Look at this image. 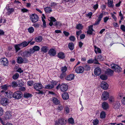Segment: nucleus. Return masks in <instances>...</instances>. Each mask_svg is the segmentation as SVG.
Returning <instances> with one entry per match:
<instances>
[{
    "label": "nucleus",
    "mask_w": 125,
    "mask_h": 125,
    "mask_svg": "<svg viewBox=\"0 0 125 125\" xmlns=\"http://www.w3.org/2000/svg\"><path fill=\"white\" fill-rule=\"evenodd\" d=\"M111 68L114 69L115 72H120L122 70L121 68L118 65L114 64H111Z\"/></svg>",
    "instance_id": "1"
},
{
    "label": "nucleus",
    "mask_w": 125,
    "mask_h": 125,
    "mask_svg": "<svg viewBox=\"0 0 125 125\" xmlns=\"http://www.w3.org/2000/svg\"><path fill=\"white\" fill-rule=\"evenodd\" d=\"M30 19L33 22L35 23L38 20V17L36 14H32L30 16Z\"/></svg>",
    "instance_id": "2"
},
{
    "label": "nucleus",
    "mask_w": 125,
    "mask_h": 125,
    "mask_svg": "<svg viewBox=\"0 0 125 125\" xmlns=\"http://www.w3.org/2000/svg\"><path fill=\"white\" fill-rule=\"evenodd\" d=\"M34 88L37 91L42 89V85L40 83H36L33 84Z\"/></svg>",
    "instance_id": "3"
},
{
    "label": "nucleus",
    "mask_w": 125,
    "mask_h": 125,
    "mask_svg": "<svg viewBox=\"0 0 125 125\" xmlns=\"http://www.w3.org/2000/svg\"><path fill=\"white\" fill-rule=\"evenodd\" d=\"M13 94V97L17 99L21 98L22 96V93L20 91H16L14 92Z\"/></svg>",
    "instance_id": "4"
},
{
    "label": "nucleus",
    "mask_w": 125,
    "mask_h": 125,
    "mask_svg": "<svg viewBox=\"0 0 125 125\" xmlns=\"http://www.w3.org/2000/svg\"><path fill=\"white\" fill-rule=\"evenodd\" d=\"M103 13H101L99 16H97L98 17L96 21L95 22V23L94 24V25H98L102 20L103 17Z\"/></svg>",
    "instance_id": "5"
},
{
    "label": "nucleus",
    "mask_w": 125,
    "mask_h": 125,
    "mask_svg": "<svg viewBox=\"0 0 125 125\" xmlns=\"http://www.w3.org/2000/svg\"><path fill=\"white\" fill-rule=\"evenodd\" d=\"M109 97V93L106 91H104L103 92L101 98L102 99L104 100H105L107 99Z\"/></svg>",
    "instance_id": "6"
},
{
    "label": "nucleus",
    "mask_w": 125,
    "mask_h": 125,
    "mask_svg": "<svg viewBox=\"0 0 125 125\" xmlns=\"http://www.w3.org/2000/svg\"><path fill=\"white\" fill-rule=\"evenodd\" d=\"M0 103L3 105L5 106L9 103V100L6 98H3L0 101Z\"/></svg>",
    "instance_id": "7"
},
{
    "label": "nucleus",
    "mask_w": 125,
    "mask_h": 125,
    "mask_svg": "<svg viewBox=\"0 0 125 125\" xmlns=\"http://www.w3.org/2000/svg\"><path fill=\"white\" fill-rule=\"evenodd\" d=\"M84 69V67L80 66L76 67L75 69V71L77 73H82L83 72Z\"/></svg>",
    "instance_id": "8"
},
{
    "label": "nucleus",
    "mask_w": 125,
    "mask_h": 125,
    "mask_svg": "<svg viewBox=\"0 0 125 125\" xmlns=\"http://www.w3.org/2000/svg\"><path fill=\"white\" fill-rule=\"evenodd\" d=\"M12 116V114L10 111H7L4 117L6 120L9 119L11 118Z\"/></svg>",
    "instance_id": "9"
},
{
    "label": "nucleus",
    "mask_w": 125,
    "mask_h": 125,
    "mask_svg": "<svg viewBox=\"0 0 125 125\" xmlns=\"http://www.w3.org/2000/svg\"><path fill=\"white\" fill-rule=\"evenodd\" d=\"M60 88L61 91H65L68 89V85L66 84H62L60 86Z\"/></svg>",
    "instance_id": "10"
},
{
    "label": "nucleus",
    "mask_w": 125,
    "mask_h": 125,
    "mask_svg": "<svg viewBox=\"0 0 125 125\" xmlns=\"http://www.w3.org/2000/svg\"><path fill=\"white\" fill-rule=\"evenodd\" d=\"M101 87L104 90H106L108 89V85L105 82H102L101 85Z\"/></svg>",
    "instance_id": "11"
},
{
    "label": "nucleus",
    "mask_w": 125,
    "mask_h": 125,
    "mask_svg": "<svg viewBox=\"0 0 125 125\" xmlns=\"http://www.w3.org/2000/svg\"><path fill=\"white\" fill-rule=\"evenodd\" d=\"M4 94L5 96H7L8 98H10L12 97H13V94L10 91H8L5 92Z\"/></svg>",
    "instance_id": "12"
},
{
    "label": "nucleus",
    "mask_w": 125,
    "mask_h": 125,
    "mask_svg": "<svg viewBox=\"0 0 125 125\" xmlns=\"http://www.w3.org/2000/svg\"><path fill=\"white\" fill-rule=\"evenodd\" d=\"M2 63L5 66H7L8 64V61L7 59L5 58H3L0 60Z\"/></svg>",
    "instance_id": "13"
},
{
    "label": "nucleus",
    "mask_w": 125,
    "mask_h": 125,
    "mask_svg": "<svg viewBox=\"0 0 125 125\" xmlns=\"http://www.w3.org/2000/svg\"><path fill=\"white\" fill-rule=\"evenodd\" d=\"M21 55V56L24 58L28 57L31 55L28 51H25L24 52L22 53Z\"/></svg>",
    "instance_id": "14"
},
{
    "label": "nucleus",
    "mask_w": 125,
    "mask_h": 125,
    "mask_svg": "<svg viewBox=\"0 0 125 125\" xmlns=\"http://www.w3.org/2000/svg\"><path fill=\"white\" fill-rule=\"evenodd\" d=\"M55 82H53L51 84H48L46 85L45 86V89H50L53 88L54 86L56 84V83H55Z\"/></svg>",
    "instance_id": "15"
},
{
    "label": "nucleus",
    "mask_w": 125,
    "mask_h": 125,
    "mask_svg": "<svg viewBox=\"0 0 125 125\" xmlns=\"http://www.w3.org/2000/svg\"><path fill=\"white\" fill-rule=\"evenodd\" d=\"M48 47L46 46H42L41 49V52L44 53H46L48 50Z\"/></svg>",
    "instance_id": "16"
},
{
    "label": "nucleus",
    "mask_w": 125,
    "mask_h": 125,
    "mask_svg": "<svg viewBox=\"0 0 125 125\" xmlns=\"http://www.w3.org/2000/svg\"><path fill=\"white\" fill-rule=\"evenodd\" d=\"M120 106L119 102L116 101L113 105V108L115 109H117L119 108Z\"/></svg>",
    "instance_id": "17"
},
{
    "label": "nucleus",
    "mask_w": 125,
    "mask_h": 125,
    "mask_svg": "<svg viewBox=\"0 0 125 125\" xmlns=\"http://www.w3.org/2000/svg\"><path fill=\"white\" fill-rule=\"evenodd\" d=\"M48 52L49 55L52 56H55L56 54V51L53 49H50L49 50Z\"/></svg>",
    "instance_id": "18"
},
{
    "label": "nucleus",
    "mask_w": 125,
    "mask_h": 125,
    "mask_svg": "<svg viewBox=\"0 0 125 125\" xmlns=\"http://www.w3.org/2000/svg\"><path fill=\"white\" fill-rule=\"evenodd\" d=\"M94 73L96 75H99L101 73V70L99 68H97L94 70Z\"/></svg>",
    "instance_id": "19"
},
{
    "label": "nucleus",
    "mask_w": 125,
    "mask_h": 125,
    "mask_svg": "<svg viewBox=\"0 0 125 125\" xmlns=\"http://www.w3.org/2000/svg\"><path fill=\"white\" fill-rule=\"evenodd\" d=\"M88 30L87 31V33L88 34H91L92 33L93 31L94 30L93 28V25H90L88 27Z\"/></svg>",
    "instance_id": "20"
},
{
    "label": "nucleus",
    "mask_w": 125,
    "mask_h": 125,
    "mask_svg": "<svg viewBox=\"0 0 125 125\" xmlns=\"http://www.w3.org/2000/svg\"><path fill=\"white\" fill-rule=\"evenodd\" d=\"M102 107L104 109L107 110L109 108L108 104L105 102H104L102 103Z\"/></svg>",
    "instance_id": "21"
},
{
    "label": "nucleus",
    "mask_w": 125,
    "mask_h": 125,
    "mask_svg": "<svg viewBox=\"0 0 125 125\" xmlns=\"http://www.w3.org/2000/svg\"><path fill=\"white\" fill-rule=\"evenodd\" d=\"M50 22L49 23V25L51 26L53 25L54 24L53 23V22H55L56 21V20L55 18L53 17H51L50 18Z\"/></svg>",
    "instance_id": "22"
},
{
    "label": "nucleus",
    "mask_w": 125,
    "mask_h": 125,
    "mask_svg": "<svg viewBox=\"0 0 125 125\" xmlns=\"http://www.w3.org/2000/svg\"><path fill=\"white\" fill-rule=\"evenodd\" d=\"M113 71L110 69H107L106 71V73L108 75L111 76L113 74Z\"/></svg>",
    "instance_id": "23"
},
{
    "label": "nucleus",
    "mask_w": 125,
    "mask_h": 125,
    "mask_svg": "<svg viewBox=\"0 0 125 125\" xmlns=\"http://www.w3.org/2000/svg\"><path fill=\"white\" fill-rule=\"evenodd\" d=\"M62 97L63 99L64 100L68 99L69 98L68 94L67 93H63L62 95Z\"/></svg>",
    "instance_id": "24"
},
{
    "label": "nucleus",
    "mask_w": 125,
    "mask_h": 125,
    "mask_svg": "<svg viewBox=\"0 0 125 125\" xmlns=\"http://www.w3.org/2000/svg\"><path fill=\"white\" fill-rule=\"evenodd\" d=\"M58 56L59 58L61 59H63L65 57L64 53L62 52H60L58 53Z\"/></svg>",
    "instance_id": "25"
},
{
    "label": "nucleus",
    "mask_w": 125,
    "mask_h": 125,
    "mask_svg": "<svg viewBox=\"0 0 125 125\" xmlns=\"http://www.w3.org/2000/svg\"><path fill=\"white\" fill-rule=\"evenodd\" d=\"M94 47L95 49V52L96 54H97L98 52L99 53H101V50L99 48L95 46H94Z\"/></svg>",
    "instance_id": "26"
},
{
    "label": "nucleus",
    "mask_w": 125,
    "mask_h": 125,
    "mask_svg": "<svg viewBox=\"0 0 125 125\" xmlns=\"http://www.w3.org/2000/svg\"><path fill=\"white\" fill-rule=\"evenodd\" d=\"M30 42H28V43L26 42H24L20 43V45H21V46L24 47L27 46Z\"/></svg>",
    "instance_id": "27"
},
{
    "label": "nucleus",
    "mask_w": 125,
    "mask_h": 125,
    "mask_svg": "<svg viewBox=\"0 0 125 125\" xmlns=\"http://www.w3.org/2000/svg\"><path fill=\"white\" fill-rule=\"evenodd\" d=\"M52 101L53 103L56 104H59L60 103V102L59 100L57 98L55 97H53L52 98Z\"/></svg>",
    "instance_id": "28"
},
{
    "label": "nucleus",
    "mask_w": 125,
    "mask_h": 125,
    "mask_svg": "<svg viewBox=\"0 0 125 125\" xmlns=\"http://www.w3.org/2000/svg\"><path fill=\"white\" fill-rule=\"evenodd\" d=\"M35 41L37 42H41L42 40V37L41 36L36 37L35 39Z\"/></svg>",
    "instance_id": "29"
},
{
    "label": "nucleus",
    "mask_w": 125,
    "mask_h": 125,
    "mask_svg": "<svg viewBox=\"0 0 125 125\" xmlns=\"http://www.w3.org/2000/svg\"><path fill=\"white\" fill-rule=\"evenodd\" d=\"M44 10L45 12L47 13H50L52 11L51 8L50 7H47Z\"/></svg>",
    "instance_id": "30"
},
{
    "label": "nucleus",
    "mask_w": 125,
    "mask_h": 125,
    "mask_svg": "<svg viewBox=\"0 0 125 125\" xmlns=\"http://www.w3.org/2000/svg\"><path fill=\"white\" fill-rule=\"evenodd\" d=\"M106 114L105 112L104 111H102L100 114V117L102 119L104 118L105 117Z\"/></svg>",
    "instance_id": "31"
},
{
    "label": "nucleus",
    "mask_w": 125,
    "mask_h": 125,
    "mask_svg": "<svg viewBox=\"0 0 125 125\" xmlns=\"http://www.w3.org/2000/svg\"><path fill=\"white\" fill-rule=\"evenodd\" d=\"M23 60L21 57H18L17 58V62L18 63H21L23 62Z\"/></svg>",
    "instance_id": "32"
},
{
    "label": "nucleus",
    "mask_w": 125,
    "mask_h": 125,
    "mask_svg": "<svg viewBox=\"0 0 125 125\" xmlns=\"http://www.w3.org/2000/svg\"><path fill=\"white\" fill-rule=\"evenodd\" d=\"M83 26L82 24L79 23L76 25V28L78 30H82L83 29Z\"/></svg>",
    "instance_id": "33"
},
{
    "label": "nucleus",
    "mask_w": 125,
    "mask_h": 125,
    "mask_svg": "<svg viewBox=\"0 0 125 125\" xmlns=\"http://www.w3.org/2000/svg\"><path fill=\"white\" fill-rule=\"evenodd\" d=\"M21 47L20 44L15 45V49L16 51V52L20 49V47Z\"/></svg>",
    "instance_id": "34"
},
{
    "label": "nucleus",
    "mask_w": 125,
    "mask_h": 125,
    "mask_svg": "<svg viewBox=\"0 0 125 125\" xmlns=\"http://www.w3.org/2000/svg\"><path fill=\"white\" fill-rule=\"evenodd\" d=\"M28 30L30 33H32L34 31V29L31 26L28 28Z\"/></svg>",
    "instance_id": "35"
},
{
    "label": "nucleus",
    "mask_w": 125,
    "mask_h": 125,
    "mask_svg": "<svg viewBox=\"0 0 125 125\" xmlns=\"http://www.w3.org/2000/svg\"><path fill=\"white\" fill-rule=\"evenodd\" d=\"M108 4L109 7H111L113 6V0H108Z\"/></svg>",
    "instance_id": "36"
},
{
    "label": "nucleus",
    "mask_w": 125,
    "mask_h": 125,
    "mask_svg": "<svg viewBox=\"0 0 125 125\" xmlns=\"http://www.w3.org/2000/svg\"><path fill=\"white\" fill-rule=\"evenodd\" d=\"M99 120L97 119H94L93 120V123L94 125H97L99 123Z\"/></svg>",
    "instance_id": "37"
},
{
    "label": "nucleus",
    "mask_w": 125,
    "mask_h": 125,
    "mask_svg": "<svg viewBox=\"0 0 125 125\" xmlns=\"http://www.w3.org/2000/svg\"><path fill=\"white\" fill-rule=\"evenodd\" d=\"M19 76V75L18 73H16L13 75L12 76L14 80L17 79Z\"/></svg>",
    "instance_id": "38"
},
{
    "label": "nucleus",
    "mask_w": 125,
    "mask_h": 125,
    "mask_svg": "<svg viewBox=\"0 0 125 125\" xmlns=\"http://www.w3.org/2000/svg\"><path fill=\"white\" fill-rule=\"evenodd\" d=\"M100 77L101 79L103 80H105L107 79V76L106 75H101Z\"/></svg>",
    "instance_id": "39"
},
{
    "label": "nucleus",
    "mask_w": 125,
    "mask_h": 125,
    "mask_svg": "<svg viewBox=\"0 0 125 125\" xmlns=\"http://www.w3.org/2000/svg\"><path fill=\"white\" fill-rule=\"evenodd\" d=\"M59 123L60 124H65L66 123V121L65 120L63 119H62L59 120L58 121Z\"/></svg>",
    "instance_id": "40"
},
{
    "label": "nucleus",
    "mask_w": 125,
    "mask_h": 125,
    "mask_svg": "<svg viewBox=\"0 0 125 125\" xmlns=\"http://www.w3.org/2000/svg\"><path fill=\"white\" fill-rule=\"evenodd\" d=\"M33 83L34 82L32 81H28L27 82V85L30 86L32 85Z\"/></svg>",
    "instance_id": "41"
},
{
    "label": "nucleus",
    "mask_w": 125,
    "mask_h": 125,
    "mask_svg": "<svg viewBox=\"0 0 125 125\" xmlns=\"http://www.w3.org/2000/svg\"><path fill=\"white\" fill-rule=\"evenodd\" d=\"M55 26L57 27L61 25V23L60 22L56 21L54 23Z\"/></svg>",
    "instance_id": "42"
},
{
    "label": "nucleus",
    "mask_w": 125,
    "mask_h": 125,
    "mask_svg": "<svg viewBox=\"0 0 125 125\" xmlns=\"http://www.w3.org/2000/svg\"><path fill=\"white\" fill-rule=\"evenodd\" d=\"M11 86L13 87H16L17 86V83L15 82H13L11 83Z\"/></svg>",
    "instance_id": "43"
},
{
    "label": "nucleus",
    "mask_w": 125,
    "mask_h": 125,
    "mask_svg": "<svg viewBox=\"0 0 125 125\" xmlns=\"http://www.w3.org/2000/svg\"><path fill=\"white\" fill-rule=\"evenodd\" d=\"M67 70V68L66 66H65L63 67H62L61 68V70L62 72L65 73Z\"/></svg>",
    "instance_id": "44"
},
{
    "label": "nucleus",
    "mask_w": 125,
    "mask_h": 125,
    "mask_svg": "<svg viewBox=\"0 0 125 125\" xmlns=\"http://www.w3.org/2000/svg\"><path fill=\"white\" fill-rule=\"evenodd\" d=\"M32 95L28 93H25L24 94V97L26 98L29 97L31 96Z\"/></svg>",
    "instance_id": "45"
},
{
    "label": "nucleus",
    "mask_w": 125,
    "mask_h": 125,
    "mask_svg": "<svg viewBox=\"0 0 125 125\" xmlns=\"http://www.w3.org/2000/svg\"><path fill=\"white\" fill-rule=\"evenodd\" d=\"M9 87V85L7 84L1 86L2 89L4 90H6Z\"/></svg>",
    "instance_id": "46"
},
{
    "label": "nucleus",
    "mask_w": 125,
    "mask_h": 125,
    "mask_svg": "<svg viewBox=\"0 0 125 125\" xmlns=\"http://www.w3.org/2000/svg\"><path fill=\"white\" fill-rule=\"evenodd\" d=\"M14 10V9L13 8H9L8 10V13L10 14L13 12Z\"/></svg>",
    "instance_id": "47"
},
{
    "label": "nucleus",
    "mask_w": 125,
    "mask_h": 125,
    "mask_svg": "<svg viewBox=\"0 0 125 125\" xmlns=\"http://www.w3.org/2000/svg\"><path fill=\"white\" fill-rule=\"evenodd\" d=\"M90 67L89 65H86L84 66V68L85 70H86V71H88L89 70Z\"/></svg>",
    "instance_id": "48"
},
{
    "label": "nucleus",
    "mask_w": 125,
    "mask_h": 125,
    "mask_svg": "<svg viewBox=\"0 0 125 125\" xmlns=\"http://www.w3.org/2000/svg\"><path fill=\"white\" fill-rule=\"evenodd\" d=\"M42 21L43 22V27L44 28H46V22L45 20L43 19L42 17Z\"/></svg>",
    "instance_id": "49"
},
{
    "label": "nucleus",
    "mask_w": 125,
    "mask_h": 125,
    "mask_svg": "<svg viewBox=\"0 0 125 125\" xmlns=\"http://www.w3.org/2000/svg\"><path fill=\"white\" fill-rule=\"evenodd\" d=\"M28 51L29 52H30V53L31 55V54H33L35 52V51L33 48L30 49V50Z\"/></svg>",
    "instance_id": "50"
},
{
    "label": "nucleus",
    "mask_w": 125,
    "mask_h": 125,
    "mask_svg": "<svg viewBox=\"0 0 125 125\" xmlns=\"http://www.w3.org/2000/svg\"><path fill=\"white\" fill-rule=\"evenodd\" d=\"M33 48L35 52L38 51L40 49V47L37 46H35Z\"/></svg>",
    "instance_id": "51"
},
{
    "label": "nucleus",
    "mask_w": 125,
    "mask_h": 125,
    "mask_svg": "<svg viewBox=\"0 0 125 125\" xmlns=\"http://www.w3.org/2000/svg\"><path fill=\"white\" fill-rule=\"evenodd\" d=\"M64 110L66 114H67L68 113L69 111V108L67 106H66Z\"/></svg>",
    "instance_id": "52"
},
{
    "label": "nucleus",
    "mask_w": 125,
    "mask_h": 125,
    "mask_svg": "<svg viewBox=\"0 0 125 125\" xmlns=\"http://www.w3.org/2000/svg\"><path fill=\"white\" fill-rule=\"evenodd\" d=\"M82 33V31L80 30L78 31H77L76 32V35L77 38H78L79 35Z\"/></svg>",
    "instance_id": "53"
},
{
    "label": "nucleus",
    "mask_w": 125,
    "mask_h": 125,
    "mask_svg": "<svg viewBox=\"0 0 125 125\" xmlns=\"http://www.w3.org/2000/svg\"><path fill=\"white\" fill-rule=\"evenodd\" d=\"M57 109L60 111H62L63 109V107L62 105H59L58 106Z\"/></svg>",
    "instance_id": "54"
},
{
    "label": "nucleus",
    "mask_w": 125,
    "mask_h": 125,
    "mask_svg": "<svg viewBox=\"0 0 125 125\" xmlns=\"http://www.w3.org/2000/svg\"><path fill=\"white\" fill-rule=\"evenodd\" d=\"M66 75V73L64 72H62L60 76V77L61 79H62Z\"/></svg>",
    "instance_id": "55"
},
{
    "label": "nucleus",
    "mask_w": 125,
    "mask_h": 125,
    "mask_svg": "<svg viewBox=\"0 0 125 125\" xmlns=\"http://www.w3.org/2000/svg\"><path fill=\"white\" fill-rule=\"evenodd\" d=\"M94 62V59H90L88 60L87 62L89 63H93Z\"/></svg>",
    "instance_id": "56"
},
{
    "label": "nucleus",
    "mask_w": 125,
    "mask_h": 125,
    "mask_svg": "<svg viewBox=\"0 0 125 125\" xmlns=\"http://www.w3.org/2000/svg\"><path fill=\"white\" fill-rule=\"evenodd\" d=\"M3 111L2 108L0 107V116H1L3 114Z\"/></svg>",
    "instance_id": "57"
},
{
    "label": "nucleus",
    "mask_w": 125,
    "mask_h": 125,
    "mask_svg": "<svg viewBox=\"0 0 125 125\" xmlns=\"http://www.w3.org/2000/svg\"><path fill=\"white\" fill-rule=\"evenodd\" d=\"M120 29L123 31H125V26L123 25H122L120 27Z\"/></svg>",
    "instance_id": "58"
},
{
    "label": "nucleus",
    "mask_w": 125,
    "mask_h": 125,
    "mask_svg": "<svg viewBox=\"0 0 125 125\" xmlns=\"http://www.w3.org/2000/svg\"><path fill=\"white\" fill-rule=\"evenodd\" d=\"M98 59H99L101 60H104V58L101 55H99L98 56Z\"/></svg>",
    "instance_id": "59"
},
{
    "label": "nucleus",
    "mask_w": 125,
    "mask_h": 125,
    "mask_svg": "<svg viewBox=\"0 0 125 125\" xmlns=\"http://www.w3.org/2000/svg\"><path fill=\"white\" fill-rule=\"evenodd\" d=\"M63 33L65 36H68L69 35V33L65 31H64Z\"/></svg>",
    "instance_id": "60"
},
{
    "label": "nucleus",
    "mask_w": 125,
    "mask_h": 125,
    "mask_svg": "<svg viewBox=\"0 0 125 125\" xmlns=\"http://www.w3.org/2000/svg\"><path fill=\"white\" fill-rule=\"evenodd\" d=\"M111 14L112 16V17L116 21V18L115 16L112 13H111Z\"/></svg>",
    "instance_id": "61"
},
{
    "label": "nucleus",
    "mask_w": 125,
    "mask_h": 125,
    "mask_svg": "<svg viewBox=\"0 0 125 125\" xmlns=\"http://www.w3.org/2000/svg\"><path fill=\"white\" fill-rule=\"evenodd\" d=\"M109 18L107 17H105L104 18V22L105 23L106 22L107 20L109 19Z\"/></svg>",
    "instance_id": "62"
},
{
    "label": "nucleus",
    "mask_w": 125,
    "mask_h": 125,
    "mask_svg": "<svg viewBox=\"0 0 125 125\" xmlns=\"http://www.w3.org/2000/svg\"><path fill=\"white\" fill-rule=\"evenodd\" d=\"M21 11L23 12H26L28 11V9H25L23 8L21 9Z\"/></svg>",
    "instance_id": "63"
},
{
    "label": "nucleus",
    "mask_w": 125,
    "mask_h": 125,
    "mask_svg": "<svg viewBox=\"0 0 125 125\" xmlns=\"http://www.w3.org/2000/svg\"><path fill=\"white\" fill-rule=\"evenodd\" d=\"M122 102L123 104L125 105V96L123 97V99L122 100Z\"/></svg>",
    "instance_id": "64"
}]
</instances>
